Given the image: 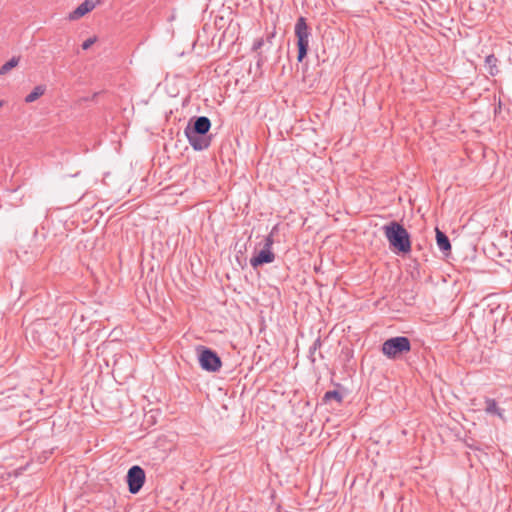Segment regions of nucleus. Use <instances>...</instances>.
Masks as SVG:
<instances>
[{"instance_id":"nucleus-1","label":"nucleus","mask_w":512,"mask_h":512,"mask_svg":"<svg viewBox=\"0 0 512 512\" xmlns=\"http://www.w3.org/2000/svg\"><path fill=\"white\" fill-rule=\"evenodd\" d=\"M210 128L211 121L206 116H193L189 119L184 134L195 151H202L210 146L212 140V136L208 134Z\"/></svg>"},{"instance_id":"nucleus-2","label":"nucleus","mask_w":512,"mask_h":512,"mask_svg":"<svg viewBox=\"0 0 512 512\" xmlns=\"http://www.w3.org/2000/svg\"><path fill=\"white\" fill-rule=\"evenodd\" d=\"M382 229L392 250L398 254H407L411 251V237L402 224L391 221Z\"/></svg>"},{"instance_id":"nucleus-3","label":"nucleus","mask_w":512,"mask_h":512,"mask_svg":"<svg viewBox=\"0 0 512 512\" xmlns=\"http://www.w3.org/2000/svg\"><path fill=\"white\" fill-rule=\"evenodd\" d=\"M381 351L389 359H398L411 351L410 339L406 336L391 337L383 342Z\"/></svg>"},{"instance_id":"nucleus-4","label":"nucleus","mask_w":512,"mask_h":512,"mask_svg":"<svg viewBox=\"0 0 512 512\" xmlns=\"http://www.w3.org/2000/svg\"><path fill=\"white\" fill-rule=\"evenodd\" d=\"M310 28L307 25L306 18L301 16L295 24V36L297 38L298 55L297 60L302 62L307 56L309 50Z\"/></svg>"},{"instance_id":"nucleus-5","label":"nucleus","mask_w":512,"mask_h":512,"mask_svg":"<svg viewBox=\"0 0 512 512\" xmlns=\"http://www.w3.org/2000/svg\"><path fill=\"white\" fill-rule=\"evenodd\" d=\"M197 353L200 367L203 370L208 372L219 371L222 366V361L214 350L205 346H198Z\"/></svg>"},{"instance_id":"nucleus-6","label":"nucleus","mask_w":512,"mask_h":512,"mask_svg":"<svg viewBox=\"0 0 512 512\" xmlns=\"http://www.w3.org/2000/svg\"><path fill=\"white\" fill-rule=\"evenodd\" d=\"M145 471L139 465H134L129 468L126 481L128 484V490L132 494H137L143 487L145 483Z\"/></svg>"},{"instance_id":"nucleus-7","label":"nucleus","mask_w":512,"mask_h":512,"mask_svg":"<svg viewBox=\"0 0 512 512\" xmlns=\"http://www.w3.org/2000/svg\"><path fill=\"white\" fill-rule=\"evenodd\" d=\"M275 260V254L271 249L262 248L257 254L250 259V265L257 268L264 264L272 263Z\"/></svg>"},{"instance_id":"nucleus-8","label":"nucleus","mask_w":512,"mask_h":512,"mask_svg":"<svg viewBox=\"0 0 512 512\" xmlns=\"http://www.w3.org/2000/svg\"><path fill=\"white\" fill-rule=\"evenodd\" d=\"M97 2H82L75 10L68 14L70 21L78 20L96 7Z\"/></svg>"},{"instance_id":"nucleus-9","label":"nucleus","mask_w":512,"mask_h":512,"mask_svg":"<svg viewBox=\"0 0 512 512\" xmlns=\"http://www.w3.org/2000/svg\"><path fill=\"white\" fill-rule=\"evenodd\" d=\"M435 233H436V243H437L439 250L444 255H446V256L449 255L451 253V243H450L448 236L443 231H441L438 227L435 228Z\"/></svg>"},{"instance_id":"nucleus-10","label":"nucleus","mask_w":512,"mask_h":512,"mask_svg":"<svg viewBox=\"0 0 512 512\" xmlns=\"http://www.w3.org/2000/svg\"><path fill=\"white\" fill-rule=\"evenodd\" d=\"M485 407H484V411L488 414V415H493V416H497L499 417L501 420L505 421V417H504V409L501 408L498 403L496 402L495 399H492V398H488L486 397L485 398Z\"/></svg>"},{"instance_id":"nucleus-11","label":"nucleus","mask_w":512,"mask_h":512,"mask_svg":"<svg viewBox=\"0 0 512 512\" xmlns=\"http://www.w3.org/2000/svg\"><path fill=\"white\" fill-rule=\"evenodd\" d=\"M460 8L465 11L476 12L474 15L481 19L484 16L485 4L484 2H461Z\"/></svg>"},{"instance_id":"nucleus-12","label":"nucleus","mask_w":512,"mask_h":512,"mask_svg":"<svg viewBox=\"0 0 512 512\" xmlns=\"http://www.w3.org/2000/svg\"><path fill=\"white\" fill-rule=\"evenodd\" d=\"M215 4L214 7L211 9V14H214L218 16H224L227 15L228 19H232L233 14V8L231 6L226 7L224 2H213Z\"/></svg>"},{"instance_id":"nucleus-13","label":"nucleus","mask_w":512,"mask_h":512,"mask_svg":"<svg viewBox=\"0 0 512 512\" xmlns=\"http://www.w3.org/2000/svg\"><path fill=\"white\" fill-rule=\"evenodd\" d=\"M498 59L495 55L490 54L485 58V68L491 76H495L499 73Z\"/></svg>"},{"instance_id":"nucleus-14","label":"nucleus","mask_w":512,"mask_h":512,"mask_svg":"<svg viewBox=\"0 0 512 512\" xmlns=\"http://www.w3.org/2000/svg\"><path fill=\"white\" fill-rule=\"evenodd\" d=\"M45 86L38 85L34 87V89L25 97L26 103H32L36 101L39 97H41L45 93Z\"/></svg>"},{"instance_id":"nucleus-15","label":"nucleus","mask_w":512,"mask_h":512,"mask_svg":"<svg viewBox=\"0 0 512 512\" xmlns=\"http://www.w3.org/2000/svg\"><path fill=\"white\" fill-rule=\"evenodd\" d=\"M20 61V56H13L9 61H7L5 64H3L0 67V75H6L9 73L13 68H15Z\"/></svg>"},{"instance_id":"nucleus-16","label":"nucleus","mask_w":512,"mask_h":512,"mask_svg":"<svg viewBox=\"0 0 512 512\" xmlns=\"http://www.w3.org/2000/svg\"><path fill=\"white\" fill-rule=\"evenodd\" d=\"M332 400H335L337 403H342L343 401V396L340 392H338L337 390H331V391H327L323 398H322V402L324 404H327L329 403L330 401Z\"/></svg>"},{"instance_id":"nucleus-17","label":"nucleus","mask_w":512,"mask_h":512,"mask_svg":"<svg viewBox=\"0 0 512 512\" xmlns=\"http://www.w3.org/2000/svg\"><path fill=\"white\" fill-rule=\"evenodd\" d=\"M232 22V19H228L227 15L218 16L215 15L214 25L217 29H223Z\"/></svg>"},{"instance_id":"nucleus-18","label":"nucleus","mask_w":512,"mask_h":512,"mask_svg":"<svg viewBox=\"0 0 512 512\" xmlns=\"http://www.w3.org/2000/svg\"><path fill=\"white\" fill-rule=\"evenodd\" d=\"M322 343H321V339L320 337H318L312 344V346L309 348V358L311 360L312 363H315L316 359H315V353L318 349H320Z\"/></svg>"},{"instance_id":"nucleus-19","label":"nucleus","mask_w":512,"mask_h":512,"mask_svg":"<svg viewBox=\"0 0 512 512\" xmlns=\"http://www.w3.org/2000/svg\"><path fill=\"white\" fill-rule=\"evenodd\" d=\"M96 41H97V37L96 36H92V37L88 38L87 40H85L82 43V49L83 50H88L94 43H96Z\"/></svg>"},{"instance_id":"nucleus-20","label":"nucleus","mask_w":512,"mask_h":512,"mask_svg":"<svg viewBox=\"0 0 512 512\" xmlns=\"http://www.w3.org/2000/svg\"><path fill=\"white\" fill-rule=\"evenodd\" d=\"M265 45V40L263 38L256 39L253 43L252 50L258 51Z\"/></svg>"},{"instance_id":"nucleus-21","label":"nucleus","mask_w":512,"mask_h":512,"mask_svg":"<svg viewBox=\"0 0 512 512\" xmlns=\"http://www.w3.org/2000/svg\"><path fill=\"white\" fill-rule=\"evenodd\" d=\"M274 243V239H273V235L272 233H270L269 235H267L264 239V248H267V249H271L272 248V245Z\"/></svg>"},{"instance_id":"nucleus-22","label":"nucleus","mask_w":512,"mask_h":512,"mask_svg":"<svg viewBox=\"0 0 512 512\" xmlns=\"http://www.w3.org/2000/svg\"><path fill=\"white\" fill-rule=\"evenodd\" d=\"M274 37H275V32H271V33H269V34L267 35L266 40H265V44H266V43H268V44H269V46H271V45H272V40L274 39Z\"/></svg>"},{"instance_id":"nucleus-23","label":"nucleus","mask_w":512,"mask_h":512,"mask_svg":"<svg viewBox=\"0 0 512 512\" xmlns=\"http://www.w3.org/2000/svg\"><path fill=\"white\" fill-rule=\"evenodd\" d=\"M262 61H263V56H262V53H261V52H259V53H258V60H257V64H258V65H260Z\"/></svg>"},{"instance_id":"nucleus-24","label":"nucleus","mask_w":512,"mask_h":512,"mask_svg":"<svg viewBox=\"0 0 512 512\" xmlns=\"http://www.w3.org/2000/svg\"><path fill=\"white\" fill-rule=\"evenodd\" d=\"M3 106V101L0 100V107Z\"/></svg>"}]
</instances>
